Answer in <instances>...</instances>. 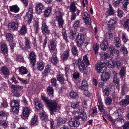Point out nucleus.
Here are the masks:
<instances>
[{"mask_svg":"<svg viewBox=\"0 0 129 129\" xmlns=\"http://www.w3.org/2000/svg\"><path fill=\"white\" fill-rule=\"evenodd\" d=\"M108 50L110 52L109 54H105V52H103L99 53V55L101 57H104L105 58H112L114 54L116 57H117L119 54V51L115 48V46L113 45L110 46L108 48Z\"/></svg>","mask_w":129,"mask_h":129,"instance_id":"f257e3e1","label":"nucleus"},{"mask_svg":"<svg viewBox=\"0 0 129 129\" xmlns=\"http://www.w3.org/2000/svg\"><path fill=\"white\" fill-rule=\"evenodd\" d=\"M41 97L42 100L48 105L51 111L53 112L56 111L57 110V104L55 101L48 100L44 93L42 94Z\"/></svg>","mask_w":129,"mask_h":129,"instance_id":"f03ea898","label":"nucleus"},{"mask_svg":"<svg viewBox=\"0 0 129 129\" xmlns=\"http://www.w3.org/2000/svg\"><path fill=\"white\" fill-rule=\"evenodd\" d=\"M88 84L87 81L85 80H82L81 86L79 87V88L81 90H84L85 92L84 93L85 95L87 96H89L90 94L88 91Z\"/></svg>","mask_w":129,"mask_h":129,"instance_id":"7ed1b4c3","label":"nucleus"},{"mask_svg":"<svg viewBox=\"0 0 129 129\" xmlns=\"http://www.w3.org/2000/svg\"><path fill=\"white\" fill-rule=\"evenodd\" d=\"M56 15L59 28H62L63 27V24L64 22L62 19V16L63 15V14L61 13L60 12H58L56 13Z\"/></svg>","mask_w":129,"mask_h":129,"instance_id":"20e7f679","label":"nucleus"},{"mask_svg":"<svg viewBox=\"0 0 129 129\" xmlns=\"http://www.w3.org/2000/svg\"><path fill=\"white\" fill-rule=\"evenodd\" d=\"M96 69L98 74L103 73L106 71V68L102 62H99L96 65Z\"/></svg>","mask_w":129,"mask_h":129,"instance_id":"39448f33","label":"nucleus"},{"mask_svg":"<svg viewBox=\"0 0 129 129\" xmlns=\"http://www.w3.org/2000/svg\"><path fill=\"white\" fill-rule=\"evenodd\" d=\"M84 36L81 33H79L76 38V42L78 47H80L84 42Z\"/></svg>","mask_w":129,"mask_h":129,"instance_id":"423d86ee","label":"nucleus"},{"mask_svg":"<svg viewBox=\"0 0 129 129\" xmlns=\"http://www.w3.org/2000/svg\"><path fill=\"white\" fill-rule=\"evenodd\" d=\"M78 65L80 71L82 73H84L85 71L86 67L82 59L79 58L78 60Z\"/></svg>","mask_w":129,"mask_h":129,"instance_id":"0eeeda50","label":"nucleus"},{"mask_svg":"<svg viewBox=\"0 0 129 129\" xmlns=\"http://www.w3.org/2000/svg\"><path fill=\"white\" fill-rule=\"evenodd\" d=\"M71 107L74 109H77L78 110L77 111H74V113L75 114L77 113L78 114H79V113L81 110V107L79 105V102H72L71 105Z\"/></svg>","mask_w":129,"mask_h":129,"instance_id":"6e6552de","label":"nucleus"},{"mask_svg":"<svg viewBox=\"0 0 129 129\" xmlns=\"http://www.w3.org/2000/svg\"><path fill=\"white\" fill-rule=\"evenodd\" d=\"M30 44V41L28 39H26L24 43L25 46L24 45H22L21 46V48L24 51L30 49L31 48Z\"/></svg>","mask_w":129,"mask_h":129,"instance_id":"1a4fd4ad","label":"nucleus"},{"mask_svg":"<svg viewBox=\"0 0 129 129\" xmlns=\"http://www.w3.org/2000/svg\"><path fill=\"white\" fill-rule=\"evenodd\" d=\"M76 114L79 115L78 116L76 115L75 116V119H81L83 121H84L87 119V116L86 114L82 110V109L81 110L79 113V114H78L77 113H76Z\"/></svg>","mask_w":129,"mask_h":129,"instance_id":"9d476101","label":"nucleus"},{"mask_svg":"<svg viewBox=\"0 0 129 129\" xmlns=\"http://www.w3.org/2000/svg\"><path fill=\"white\" fill-rule=\"evenodd\" d=\"M116 22V20L115 19L110 20L108 23V28L110 30H114Z\"/></svg>","mask_w":129,"mask_h":129,"instance_id":"9b49d317","label":"nucleus"},{"mask_svg":"<svg viewBox=\"0 0 129 129\" xmlns=\"http://www.w3.org/2000/svg\"><path fill=\"white\" fill-rule=\"evenodd\" d=\"M33 8L31 7H29L27 14V16L28 19V24H30L31 22L32 19L33 18Z\"/></svg>","mask_w":129,"mask_h":129,"instance_id":"f8f14e48","label":"nucleus"},{"mask_svg":"<svg viewBox=\"0 0 129 129\" xmlns=\"http://www.w3.org/2000/svg\"><path fill=\"white\" fill-rule=\"evenodd\" d=\"M18 26V23L16 21L11 22L8 25L9 28L12 30H16Z\"/></svg>","mask_w":129,"mask_h":129,"instance_id":"ddd939ff","label":"nucleus"},{"mask_svg":"<svg viewBox=\"0 0 129 129\" xmlns=\"http://www.w3.org/2000/svg\"><path fill=\"white\" fill-rule=\"evenodd\" d=\"M42 29L43 34L45 36H47L50 33L48 26L45 23H43L42 24Z\"/></svg>","mask_w":129,"mask_h":129,"instance_id":"4468645a","label":"nucleus"},{"mask_svg":"<svg viewBox=\"0 0 129 129\" xmlns=\"http://www.w3.org/2000/svg\"><path fill=\"white\" fill-rule=\"evenodd\" d=\"M44 5L41 3L37 4L36 6V10L37 13L40 14L42 12V10L44 9Z\"/></svg>","mask_w":129,"mask_h":129,"instance_id":"2eb2a0df","label":"nucleus"},{"mask_svg":"<svg viewBox=\"0 0 129 129\" xmlns=\"http://www.w3.org/2000/svg\"><path fill=\"white\" fill-rule=\"evenodd\" d=\"M31 111L30 108L27 107H25L23 109L22 113L23 116L25 117H28L31 113Z\"/></svg>","mask_w":129,"mask_h":129,"instance_id":"dca6fc26","label":"nucleus"},{"mask_svg":"<svg viewBox=\"0 0 129 129\" xmlns=\"http://www.w3.org/2000/svg\"><path fill=\"white\" fill-rule=\"evenodd\" d=\"M29 57L30 61L32 64L33 66H34L35 65L36 62V55L35 53L33 52L30 53L29 55Z\"/></svg>","mask_w":129,"mask_h":129,"instance_id":"f3484780","label":"nucleus"},{"mask_svg":"<svg viewBox=\"0 0 129 129\" xmlns=\"http://www.w3.org/2000/svg\"><path fill=\"white\" fill-rule=\"evenodd\" d=\"M110 77V74L106 72L102 73L101 76L102 80L104 82H106L108 80Z\"/></svg>","mask_w":129,"mask_h":129,"instance_id":"a211bd4d","label":"nucleus"},{"mask_svg":"<svg viewBox=\"0 0 129 129\" xmlns=\"http://www.w3.org/2000/svg\"><path fill=\"white\" fill-rule=\"evenodd\" d=\"M108 42L106 40H104L100 45L101 48L104 51L106 50V49L108 48Z\"/></svg>","mask_w":129,"mask_h":129,"instance_id":"6ab92c4d","label":"nucleus"},{"mask_svg":"<svg viewBox=\"0 0 129 129\" xmlns=\"http://www.w3.org/2000/svg\"><path fill=\"white\" fill-rule=\"evenodd\" d=\"M119 104L124 106L127 105L129 104V96L127 95L124 99L121 100L119 102Z\"/></svg>","mask_w":129,"mask_h":129,"instance_id":"aec40b11","label":"nucleus"},{"mask_svg":"<svg viewBox=\"0 0 129 129\" xmlns=\"http://www.w3.org/2000/svg\"><path fill=\"white\" fill-rule=\"evenodd\" d=\"M69 125L70 126H74L76 127H78L80 124V122L76 120H71L68 122Z\"/></svg>","mask_w":129,"mask_h":129,"instance_id":"412c9836","label":"nucleus"},{"mask_svg":"<svg viewBox=\"0 0 129 129\" xmlns=\"http://www.w3.org/2000/svg\"><path fill=\"white\" fill-rule=\"evenodd\" d=\"M35 103L36 108L37 110H39L42 108V103L39 100L36 99L35 100Z\"/></svg>","mask_w":129,"mask_h":129,"instance_id":"4be33fe9","label":"nucleus"},{"mask_svg":"<svg viewBox=\"0 0 129 129\" xmlns=\"http://www.w3.org/2000/svg\"><path fill=\"white\" fill-rule=\"evenodd\" d=\"M117 112L118 114V117L115 119L116 122L122 121L123 120V117L120 116V115L122 114V110L121 109H118Z\"/></svg>","mask_w":129,"mask_h":129,"instance_id":"5701e85b","label":"nucleus"},{"mask_svg":"<svg viewBox=\"0 0 129 129\" xmlns=\"http://www.w3.org/2000/svg\"><path fill=\"white\" fill-rule=\"evenodd\" d=\"M10 10L12 12H14L15 13L18 12L19 10V8L16 5L9 6Z\"/></svg>","mask_w":129,"mask_h":129,"instance_id":"b1692460","label":"nucleus"},{"mask_svg":"<svg viewBox=\"0 0 129 129\" xmlns=\"http://www.w3.org/2000/svg\"><path fill=\"white\" fill-rule=\"evenodd\" d=\"M114 44L116 47H119L121 45V41L120 39L118 37L115 38Z\"/></svg>","mask_w":129,"mask_h":129,"instance_id":"393cba45","label":"nucleus"},{"mask_svg":"<svg viewBox=\"0 0 129 129\" xmlns=\"http://www.w3.org/2000/svg\"><path fill=\"white\" fill-rule=\"evenodd\" d=\"M113 80L114 83H116L118 86V84L119 83V80L117 76V74L116 72L114 71L113 72Z\"/></svg>","mask_w":129,"mask_h":129,"instance_id":"a878e982","label":"nucleus"},{"mask_svg":"<svg viewBox=\"0 0 129 129\" xmlns=\"http://www.w3.org/2000/svg\"><path fill=\"white\" fill-rule=\"evenodd\" d=\"M19 72L20 74L23 75L27 73L28 70L25 67H21L19 68Z\"/></svg>","mask_w":129,"mask_h":129,"instance_id":"bb28decb","label":"nucleus"},{"mask_svg":"<svg viewBox=\"0 0 129 129\" xmlns=\"http://www.w3.org/2000/svg\"><path fill=\"white\" fill-rule=\"evenodd\" d=\"M51 7H49L44 12V16L45 17H48L51 14Z\"/></svg>","mask_w":129,"mask_h":129,"instance_id":"cd10ccee","label":"nucleus"},{"mask_svg":"<svg viewBox=\"0 0 129 129\" xmlns=\"http://www.w3.org/2000/svg\"><path fill=\"white\" fill-rule=\"evenodd\" d=\"M1 71L5 75L9 74V72L8 69L6 67L3 66L1 69Z\"/></svg>","mask_w":129,"mask_h":129,"instance_id":"c85d7f7f","label":"nucleus"},{"mask_svg":"<svg viewBox=\"0 0 129 129\" xmlns=\"http://www.w3.org/2000/svg\"><path fill=\"white\" fill-rule=\"evenodd\" d=\"M6 37L7 40L9 42H13V36L10 33H7Z\"/></svg>","mask_w":129,"mask_h":129,"instance_id":"c756f323","label":"nucleus"},{"mask_svg":"<svg viewBox=\"0 0 129 129\" xmlns=\"http://www.w3.org/2000/svg\"><path fill=\"white\" fill-rule=\"evenodd\" d=\"M76 7L75 6V3H72L70 6V11L72 13H73L75 12Z\"/></svg>","mask_w":129,"mask_h":129,"instance_id":"7c9ffc66","label":"nucleus"},{"mask_svg":"<svg viewBox=\"0 0 129 129\" xmlns=\"http://www.w3.org/2000/svg\"><path fill=\"white\" fill-rule=\"evenodd\" d=\"M11 87L13 91V93H14L15 92H16L17 93V90L21 88L22 86L18 85H15L12 84L11 85Z\"/></svg>","mask_w":129,"mask_h":129,"instance_id":"2f4dec72","label":"nucleus"},{"mask_svg":"<svg viewBox=\"0 0 129 129\" xmlns=\"http://www.w3.org/2000/svg\"><path fill=\"white\" fill-rule=\"evenodd\" d=\"M1 48L3 53L4 54L7 53L8 51L6 45L5 43L2 44L1 46Z\"/></svg>","mask_w":129,"mask_h":129,"instance_id":"473e14b6","label":"nucleus"},{"mask_svg":"<svg viewBox=\"0 0 129 129\" xmlns=\"http://www.w3.org/2000/svg\"><path fill=\"white\" fill-rule=\"evenodd\" d=\"M106 63L107 67L109 68H112L114 66V62L112 59L108 60Z\"/></svg>","mask_w":129,"mask_h":129,"instance_id":"72a5a7b5","label":"nucleus"},{"mask_svg":"<svg viewBox=\"0 0 129 129\" xmlns=\"http://www.w3.org/2000/svg\"><path fill=\"white\" fill-rule=\"evenodd\" d=\"M103 94L105 97L108 96L110 94L109 88L108 87H106L104 89L103 91Z\"/></svg>","mask_w":129,"mask_h":129,"instance_id":"f704fd0d","label":"nucleus"},{"mask_svg":"<svg viewBox=\"0 0 129 129\" xmlns=\"http://www.w3.org/2000/svg\"><path fill=\"white\" fill-rule=\"evenodd\" d=\"M69 50H68L65 53H63L61 56L62 58L64 60H66L68 58L69 54Z\"/></svg>","mask_w":129,"mask_h":129,"instance_id":"c9c22d12","label":"nucleus"},{"mask_svg":"<svg viewBox=\"0 0 129 129\" xmlns=\"http://www.w3.org/2000/svg\"><path fill=\"white\" fill-rule=\"evenodd\" d=\"M67 120L65 118L62 119L60 118H58L57 119V122L59 125H61L66 122Z\"/></svg>","mask_w":129,"mask_h":129,"instance_id":"e433bc0d","label":"nucleus"},{"mask_svg":"<svg viewBox=\"0 0 129 129\" xmlns=\"http://www.w3.org/2000/svg\"><path fill=\"white\" fill-rule=\"evenodd\" d=\"M129 3V1L128 0H125L123 2L122 9L125 11L126 10L127 6Z\"/></svg>","mask_w":129,"mask_h":129,"instance_id":"4c0bfd02","label":"nucleus"},{"mask_svg":"<svg viewBox=\"0 0 129 129\" xmlns=\"http://www.w3.org/2000/svg\"><path fill=\"white\" fill-rule=\"evenodd\" d=\"M48 93L50 97H52L53 95V90L52 87L49 86L47 89Z\"/></svg>","mask_w":129,"mask_h":129,"instance_id":"58836bf2","label":"nucleus"},{"mask_svg":"<svg viewBox=\"0 0 129 129\" xmlns=\"http://www.w3.org/2000/svg\"><path fill=\"white\" fill-rule=\"evenodd\" d=\"M40 116L41 120H44L45 121H48V119L47 116L45 113H42L40 115Z\"/></svg>","mask_w":129,"mask_h":129,"instance_id":"ea45409f","label":"nucleus"},{"mask_svg":"<svg viewBox=\"0 0 129 129\" xmlns=\"http://www.w3.org/2000/svg\"><path fill=\"white\" fill-rule=\"evenodd\" d=\"M105 37L108 40H111L113 38V35L111 33L108 32L106 34Z\"/></svg>","mask_w":129,"mask_h":129,"instance_id":"a19ab883","label":"nucleus"},{"mask_svg":"<svg viewBox=\"0 0 129 129\" xmlns=\"http://www.w3.org/2000/svg\"><path fill=\"white\" fill-rule=\"evenodd\" d=\"M93 50L95 52V54L98 53V50L99 48V45L97 43L94 44L93 46Z\"/></svg>","mask_w":129,"mask_h":129,"instance_id":"79ce46f5","label":"nucleus"},{"mask_svg":"<svg viewBox=\"0 0 129 129\" xmlns=\"http://www.w3.org/2000/svg\"><path fill=\"white\" fill-rule=\"evenodd\" d=\"M125 67L124 66H123L121 68L120 72L119 74L121 77H124L125 74Z\"/></svg>","mask_w":129,"mask_h":129,"instance_id":"37998d69","label":"nucleus"},{"mask_svg":"<svg viewBox=\"0 0 129 129\" xmlns=\"http://www.w3.org/2000/svg\"><path fill=\"white\" fill-rule=\"evenodd\" d=\"M122 90H121V93L122 94L124 95L125 94L126 92L127 91V88L126 84H123L121 86Z\"/></svg>","mask_w":129,"mask_h":129,"instance_id":"c03bdc74","label":"nucleus"},{"mask_svg":"<svg viewBox=\"0 0 129 129\" xmlns=\"http://www.w3.org/2000/svg\"><path fill=\"white\" fill-rule=\"evenodd\" d=\"M44 66V65L42 62L39 63L37 64V69L40 71H41L43 70Z\"/></svg>","mask_w":129,"mask_h":129,"instance_id":"a18cd8bd","label":"nucleus"},{"mask_svg":"<svg viewBox=\"0 0 129 129\" xmlns=\"http://www.w3.org/2000/svg\"><path fill=\"white\" fill-rule=\"evenodd\" d=\"M76 31L75 30H71L70 31V33L69 37L70 39H73L74 38L75 36Z\"/></svg>","mask_w":129,"mask_h":129,"instance_id":"49530a36","label":"nucleus"},{"mask_svg":"<svg viewBox=\"0 0 129 129\" xmlns=\"http://www.w3.org/2000/svg\"><path fill=\"white\" fill-rule=\"evenodd\" d=\"M56 44L54 41H50L51 48L50 49L52 51H55L56 48Z\"/></svg>","mask_w":129,"mask_h":129,"instance_id":"de8ad7c7","label":"nucleus"},{"mask_svg":"<svg viewBox=\"0 0 129 129\" xmlns=\"http://www.w3.org/2000/svg\"><path fill=\"white\" fill-rule=\"evenodd\" d=\"M69 94L70 97L72 98L75 99L78 96L76 92L72 91L70 92Z\"/></svg>","mask_w":129,"mask_h":129,"instance_id":"09e8293b","label":"nucleus"},{"mask_svg":"<svg viewBox=\"0 0 129 129\" xmlns=\"http://www.w3.org/2000/svg\"><path fill=\"white\" fill-rule=\"evenodd\" d=\"M51 62L54 64H56L58 60L57 58L55 55H52L51 59Z\"/></svg>","mask_w":129,"mask_h":129,"instance_id":"8fccbe9b","label":"nucleus"},{"mask_svg":"<svg viewBox=\"0 0 129 129\" xmlns=\"http://www.w3.org/2000/svg\"><path fill=\"white\" fill-rule=\"evenodd\" d=\"M11 105L12 108L19 106L18 102L16 100H14L11 102Z\"/></svg>","mask_w":129,"mask_h":129,"instance_id":"3c124183","label":"nucleus"},{"mask_svg":"<svg viewBox=\"0 0 129 129\" xmlns=\"http://www.w3.org/2000/svg\"><path fill=\"white\" fill-rule=\"evenodd\" d=\"M122 65L121 63L120 60H116L114 62V66L118 68H120Z\"/></svg>","mask_w":129,"mask_h":129,"instance_id":"603ef678","label":"nucleus"},{"mask_svg":"<svg viewBox=\"0 0 129 129\" xmlns=\"http://www.w3.org/2000/svg\"><path fill=\"white\" fill-rule=\"evenodd\" d=\"M50 69L49 66H46V67L45 69L44 72V76H46L48 75L49 73Z\"/></svg>","mask_w":129,"mask_h":129,"instance_id":"864d4df0","label":"nucleus"},{"mask_svg":"<svg viewBox=\"0 0 129 129\" xmlns=\"http://www.w3.org/2000/svg\"><path fill=\"white\" fill-rule=\"evenodd\" d=\"M26 27L24 25L22 26L20 31V33L21 34H24L26 33Z\"/></svg>","mask_w":129,"mask_h":129,"instance_id":"5fc2aeb1","label":"nucleus"},{"mask_svg":"<svg viewBox=\"0 0 129 129\" xmlns=\"http://www.w3.org/2000/svg\"><path fill=\"white\" fill-rule=\"evenodd\" d=\"M122 1V0H113V5L114 6H118Z\"/></svg>","mask_w":129,"mask_h":129,"instance_id":"6e6d98bb","label":"nucleus"},{"mask_svg":"<svg viewBox=\"0 0 129 129\" xmlns=\"http://www.w3.org/2000/svg\"><path fill=\"white\" fill-rule=\"evenodd\" d=\"M57 80L59 81L61 83H63L64 81V79L63 76L62 75H59L57 78Z\"/></svg>","mask_w":129,"mask_h":129,"instance_id":"4d7b16f0","label":"nucleus"},{"mask_svg":"<svg viewBox=\"0 0 129 129\" xmlns=\"http://www.w3.org/2000/svg\"><path fill=\"white\" fill-rule=\"evenodd\" d=\"M124 26L127 31L129 32V19L127 20L124 22Z\"/></svg>","mask_w":129,"mask_h":129,"instance_id":"13d9d810","label":"nucleus"},{"mask_svg":"<svg viewBox=\"0 0 129 129\" xmlns=\"http://www.w3.org/2000/svg\"><path fill=\"white\" fill-rule=\"evenodd\" d=\"M72 53L74 55H78V50L75 46H73L72 49Z\"/></svg>","mask_w":129,"mask_h":129,"instance_id":"bf43d9fd","label":"nucleus"},{"mask_svg":"<svg viewBox=\"0 0 129 129\" xmlns=\"http://www.w3.org/2000/svg\"><path fill=\"white\" fill-rule=\"evenodd\" d=\"M85 21V23L87 25H90L91 24V21L90 17L83 19Z\"/></svg>","mask_w":129,"mask_h":129,"instance_id":"052dcab7","label":"nucleus"},{"mask_svg":"<svg viewBox=\"0 0 129 129\" xmlns=\"http://www.w3.org/2000/svg\"><path fill=\"white\" fill-rule=\"evenodd\" d=\"M122 40L124 42H126L128 40L127 38L126 34L123 32L122 34Z\"/></svg>","mask_w":129,"mask_h":129,"instance_id":"680f3d73","label":"nucleus"},{"mask_svg":"<svg viewBox=\"0 0 129 129\" xmlns=\"http://www.w3.org/2000/svg\"><path fill=\"white\" fill-rule=\"evenodd\" d=\"M83 59L84 62L87 64H89V61L88 60V58L87 57V55H85L83 58Z\"/></svg>","mask_w":129,"mask_h":129,"instance_id":"e2e57ef3","label":"nucleus"},{"mask_svg":"<svg viewBox=\"0 0 129 129\" xmlns=\"http://www.w3.org/2000/svg\"><path fill=\"white\" fill-rule=\"evenodd\" d=\"M37 116L36 115H35L32 120L31 123V124L32 125H34L37 122Z\"/></svg>","mask_w":129,"mask_h":129,"instance_id":"0e129e2a","label":"nucleus"},{"mask_svg":"<svg viewBox=\"0 0 129 129\" xmlns=\"http://www.w3.org/2000/svg\"><path fill=\"white\" fill-rule=\"evenodd\" d=\"M80 22L78 20H76L73 24V27L74 28L76 29L79 26Z\"/></svg>","mask_w":129,"mask_h":129,"instance_id":"69168bd1","label":"nucleus"},{"mask_svg":"<svg viewBox=\"0 0 129 129\" xmlns=\"http://www.w3.org/2000/svg\"><path fill=\"white\" fill-rule=\"evenodd\" d=\"M109 9L108 11V13L110 15H112L114 14L113 10V7L111 5L109 6Z\"/></svg>","mask_w":129,"mask_h":129,"instance_id":"338daca9","label":"nucleus"},{"mask_svg":"<svg viewBox=\"0 0 129 129\" xmlns=\"http://www.w3.org/2000/svg\"><path fill=\"white\" fill-rule=\"evenodd\" d=\"M105 101L107 104L109 105L111 103L112 100L111 98L109 97L106 99Z\"/></svg>","mask_w":129,"mask_h":129,"instance_id":"774afa93","label":"nucleus"}]
</instances>
